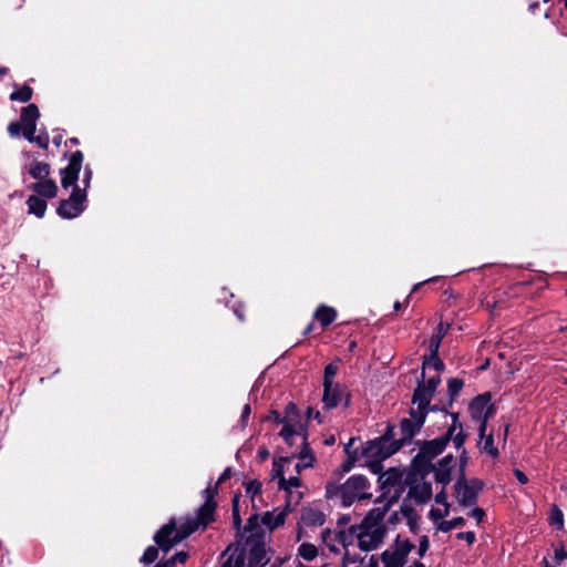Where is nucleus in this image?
<instances>
[{"label":"nucleus","instance_id":"nucleus-1","mask_svg":"<svg viewBox=\"0 0 567 567\" xmlns=\"http://www.w3.org/2000/svg\"><path fill=\"white\" fill-rule=\"evenodd\" d=\"M409 415L410 417H403L400 421L401 437L392 442L390 450L385 452V456H392L404 446L411 444L414 436L421 432L425 423V414L416 412L411 408Z\"/></svg>","mask_w":567,"mask_h":567},{"label":"nucleus","instance_id":"nucleus-2","mask_svg":"<svg viewBox=\"0 0 567 567\" xmlns=\"http://www.w3.org/2000/svg\"><path fill=\"white\" fill-rule=\"evenodd\" d=\"M369 487L370 482L364 475L357 474L350 476L342 484V506L350 507L357 498L359 501L370 499L372 494L364 492Z\"/></svg>","mask_w":567,"mask_h":567},{"label":"nucleus","instance_id":"nucleus-3","mask_svg":"<svg viewBox=\"0 0 567 567\" xmlns=\"http://www.w3.org/2000/svg\"><path fill=\"white\" fill-rule=\"evenodd\" d=\"M484 485V482L476 477L470 480L464 477L463 481L456 480L454 489L457 494V502L460 506L470 507L475 505Z\"/></svg>","mask_w":567,"mask_h":567},{"label":"nucleus","instance_id":"nucleus-4","mask_svg":"<svg viewBox=\"0 0 567 567\" xmlns=\"http://www.w3.org/2000/svg\"><path fill=\"white\" fill-rule=\"evenodd\" d=\"M86 200L85 189L75 187L72 189L69 198L61 199L56 207V214L63 219H73L79 217L85 209Z\"/></svg>","mask_w":567,"mask_h":567},{"label":"nucleus","instance_id":"nucleus-5","mask_svg":"<svg viewBox=\"0 0 567 567\" xmlns=\"http://www.w3.org/2000/svg\"><path fill=\"white\" fill-rule=\"evenodd\" d=\"M394 551L384 550L381 554L383 567H404L408 563L409 554L415 548L410 539L401 542L400 535L394 540Z\"/></svg>","mask_w":567,"mask_h":567},{"label":"nucleus","instance_id":"nucleus-6","mask_svg":"<svg viewBox=\"0 0 567 567\" xmlns=\"http://www.w3.org/2000/svg\"><path fill=\"white\" fill-rule=\"evenodd\" d=\"M64 157L69 159V164L66 167L60 169L61 186L64 189L80 187L78 181L84 159L83 153L81 151H75L71 154L64 153Z\"/></svg>","mask_w":567,"mask_h":567},{"label":"nucleus","instance_id":"nucleus-7","mask_svg":"<svg viewBox=\"0 0 567 567\" xmlns=\"http://www.w3.org/2000/svg\"><path fill=\"white\" fill-rule=\"evenodd\" d=\"M322 403L326 410L336 409L341 403L344 408H349L351 405V393L347 386L339 382L323 385Z\"/></svg>","mask_w":567,"mask_h":567},{"label":"nucleus","instance_id":"nucleus-8","mask_svg":"<svg viewBox=\"0 0 567 567\" xmlns=\"http://www.w3.org/2000/svg\"><path fill=\"white\" fill-rule=\"evenodd\" d=\"M245 545L249 546V566L248 567H265L268 564V559L266 558V548H265V532L257 530L256 533L250 534L246 540Z\"/></svg>","mask_w":567,"mask_h":567},{"label":"nucleus","instance_id":"nucleus-9","mask_svg":"<svg viewBox=\"0 0 567 567\" xmlns=\"http://www.w3.org/2000/svg\"><path fill=\"white\" fill-rule=\"evenodd\" d=\"M155 544L164 553H168L175 545L181 543L177 534V522L173 517L163 525L153 537Z\"/></svg>","mask_w":567,"mask_h":567},{"label":"nucleus","instance_id":"nucleus-10","mask_svg":"<svg viewBox=\"0 0 567 567\" xmlns=\"http://www.w3.org/2000/svg\"><path fill=\"white\" fill-rule=\"evenodd\" d=\"M436 392H434L432 389L427 388L425 384V372H421V378L417 380L416 386L412 394V404L416 405L414 411L425 414V409L429 406V404L432 402L434 395Z\"/></svg>","mask_w":567,"mask_h":567},{"label":"nucleus","instance_id":"nucleus-11","mask_svg":"<svg viewBox=\"0 0 567 567\" xmlns=\"http://www.w3.org/2000/svg\"><path fill=\"white\" fill-rule=\"evenodd\" d=\"M385 534V526H379L372 532H370V529H361V532L357 534L358 547L363 551L377 549L382 544Z\"/></svg>","mask_w":567,"mask_h":567},{"label":"nucleus","instance_id":"nucleus-12","mask_svg":"<svg viewBox=\"0 0 567 567\" xmlns=\"http://www.w3.org/2000/svg\"><path fill=\"white\" fill-rule=\"evenodd\" d=\"M389 450H390V447L386 450L385 449L383 450L382 447H378V449L371 447V451H370V446H367V445L362 449L361 455H363L368 458L365 465L369 467V470L373 474H378L379 476L381 474H383L382 462L390 457V456H385V452Z\"/></svg>","mask_w":567,"mask_h":567},{"label":"nucleus","instance_id":"nucleus-13","mask_svg":"<svg viewBox=\"0 0 567 567\" xmlns=\"http://www.w3.org/2000/svg\"><path fill=\"white\" fill-rule=\"evenodd\" d=\"M218 493V486L215 484V486H208L206 487L202 494L205 498L204 504L199 506L198 514L202 515L206 519H213L215 520V512L217 508V502L215 501V496Z\"/></svg>","mask_w":567,"mask_h":567},{"label":"nucleus","instance_id":"nucleus-14","mask_svg":"<svg viewBox=\"0 0 567 567\" xmlns=\"http://www.w3.org/2000/svg\"><path fill=\"white\" fill-rule=\"evenodd\" d=\"M214 520L204 518L198 514L197 511L195 517H187L186 520L177 528L178 539H181V542L184 540L193 533H195L199 527L205 529Z\"/></svg>","mask_w":567,"mask_h":567},{"label":"nucleus","instance_id":"nucleus-15","mask_svg":"<svg viewBox=\"0 0 567 567\" xmlns=\"http://www.w3.org/2000/svg\"><path fill=\"white\" fill-rule=\"evenodd\" d=\"M415 444L419 446V453L431 461L442 454L446 449V445L440 437L416 441Z\"/></svg>","mask_w":567,"mask_h":567},{"label":"nucleus","instance_id":"nucleus-16","mask_svg":"<svg viewBox=\"0 0 567 567\" xmlns=\"http://www.w3.org/2000/svg\"><path fill=\"white\" fill-rule=\"evenodd\" d=\"M28 188L34 192V195L45 199H53L58 196L59 187L54 179L47 178L38 181L28 186Z\"/></svg>","mask_w":567,"mask_h":567},{"label":"nucleus","instance_id":"nucleus-17","mask_svg":"<svg viewBox=\"0 0 567 567\" xmlns=\"http://www.w3.org/2000/svg\"><path fill=\"white\" fill-rule=\"evenodd\" d=\"M492 400L491 392H484L476 395L468 404V411L473 421L481 424L482 415H484L487 404Z\"/></svg>","mask_w":567,"mask_h":567},{"label":"nucleus","instance_id":"nucleus-18","mask_svg":"<svg viewBox=\"0 0 567 567\" xmlns=\"http://www.w3.org/2000/svg\"><path fill=\"white\" fill-rule=\"evenodd\" d=\"M403 472L400 467H390L386 472L379 476L380 489L389 491L391 487L399 485L402 481Z\"/></svg>","mask_w":567,"mask_h":567},{"label":"nucleus","instance_id":"nucleus-19","mask_svg":"<svg viewBox=\"0 0 567 567\" xmlns=\"http://www.w3.org/2000/svg\"><path fill=\"white\" fill-rule=\"evenodd\" d=\"M388 513V507H374L370 509L361 520V529H372L382 526L381 523Z\"/></svg>","mask_w":567,"mask_h":567},{"label":"nucleus","instance_id":"nucleus-20","mask_svg":"<svg viewBox=\"0 0 567 567\" xmlns=\"http://www.w3.org/2000/svg\"><path fill=\"white\" fill-rule=\"evenodd\" d=\"M410 468L416 473V475L424 480L432 471L435 470V465L431 460L425 458L423 455L417 453L411 461Z\"/></svg>","mask_w":567,"mask_h":567},{"label":"nucleus","instance_id":"nucleus-21","mask_svg":"<svg viewBox=\"0 0 567 567\" xmlns=\"http://www.w3.org/2000/svg\"><path fill=\"white\" fill-rule=\"evenodd\" d=\"M432 484L430 482H423L422 485L411 486L408 493L409 497L414 498L417 504H425L432 498Z\"/></svg>","mask_w":567,"mask_h":567},{"label":"nucleus","instance_id":"nucleus-22","mask_svg":"<svg viewBox=\"0 0 567 567\" xmlns=\"http://www.w3.org/2000/svg\"><path fill=\"white\" fill-rule=\"evenodd\" d=\"M29 175L37 182L50 178L51 165L45 162L33 161L27 167Z\"/></svg>","mask_w":567,"mask_h":567},{"label":"nucleus","instance_id":"nucleus-23","mask_svg":"<svg viewBox=\"0 0 567 567\" xmlns=\"http://www.w3.org/2000/svg\"><path fill=\"white\" fill-rule=\"evenodd\" d=\"M394 429H395V426L393 424L389 423L384 433L382 435H380L379 437H375L374 440L368 441L367 446H370V449L371 447H373V449L382 447L383 450L389 449V446L392 444V442L396 441L394 439Z\"/></svg>","mask_w":567,"mask_h":567},{"label":"nucleus","instance_id":"nucleus-24","mask_svg":"<svg viewBox=\"0 0 567 567\" xmlns=\"http://www.w3.org/2000/svg\"><path fill=\"white\" fill-rule=\"evenodd\" d=\"M313 318L320 322L323 329H326L336 320L337 310L332 307L320 305L316 309Z\"/></svg>","mask_w":567,"mask_h":567},{"label":"nucleus","instance_id":"nucleus-25","mask_svg":"<svg viewBox=\"0 0 567 567\" xmlns=\"http://www.w3.org/2000/svg\"><path fill=\"white\" fill-rule=\"evenodd\" d=\"M28 207V213L37 216L38 218H43L47 212V199L37 195H30L25 202Z\"/></svg>","mask_w":567,"mask_h":567},{"label":"nucleus","instance_id":"nucleus-26","mask_svg":"<svg viewBox=\"0 0 567 567\" xmlns=\"http://www.w3.org/2000/svg\"><path fill=\"white\" fill-rule=\"evenodd\" d=\"M40 117V111L37 104L30 103L22 107L20 114V122L22 125L37 124Z\"/></svg>","mask_w":567,"mask_h":567},{"label":"nucleus","instance_id":"nucleus-27","mask_svg":"<svg viewBox=\"0 0 567 567\" xmlns=\"http://www.w3.org/2000/svg\"><path fill=\"white\" fill-rule=\"evenodd\" d=\"M301 518L307 526H322L326 522L324 514L313 508L305 509Z\"/></svg>","mask_w":567,"mask_h":567},{"label":"nucleus","instance_id":"nucleus-28","mask_svg":"<svg viewBox=\"0 0 567 567\" xmlns=\"http://www.w3.org/2000/svg\"><path fill=\"white\" fill-rule=\"evenodd\" d=\"M280 424H282V429L279 433V435L287 440V436H295V435H301L303 437V432L307 431L306 425H302L297 422H290V421H282Z\"/></svg>","mask_w":567,"mask_h":567},{"label":"nucleus","instance_id":"nucleus-29","mask_svg":"<svg viewBox=\"0 0 567 567\" xmlns=\"http://www.w3.org/2000/svg\"><path fill=\"white\" fill-rule=\"evenodd\" d=\"M450 329V324H444L440 322L436 327V332L431 337L429 341V350L430 352H439L442 339L447 333Z\"/></svg>","mask_w":567,"mask_h":567},{"label":"nucleus","instance_id":"nucleus-30","mask_svg":"<svg viewBox=\"0 0 567 567\" xmlns=\"http://www.w3.org/2000/svg\"><path fill=\"white\" fill-rule=\"evenodd\" d=\"M464 386V381L458 378H451L447 380V405L453 406L454 401L460 395Z\"/></svg>","mask_w":567,"mask_h":567},{"label":"nucleus","instance_id":"nucleus-31","mask_svg":"<svg viewBox=\"0 0 567 567\" xmlns=\"http://www.w3.org/2000/svg\"><path fill=\"white\" fill-rule=\"evenodd\" d=\"M426 367H432L439 373L445 370V363L440 359L439 352H430V355L423 357L422 371L425 372Z\"/></svg>","mask_w":567,"mask_h":567},{"label":"nucleus","instance_id":"nucleus-32","mask_svg":"<svg viewBox=\"0 0 567 567\" xmlns=\"http://www.w3.org/2000/svg\"><path fill=\"white\" fill-rule=\"evenodd\" d=\"M288 461V457H280L279 460H275L272 463L271 478L278 480L279 487H284V484H286L284 463Z\"/></svg>","mask_w":567,"mask_h":567},{"label":"nucleus","instance_id":"nucleus-33","mask_svg":"<svg viewBox=\"0 0 567 567\" xmlns=\"http://www.w3.org/2000/svg\"><path fill=\"white\" fill-rule=\"evenodd\" d=\"M32 95H33L32 87L24 84L10 94V100L19 101L21 103H28L32 99Z\"/></svg>","mask_w":567,"mask_h":567},{"label":"nucleus","instance_id":"nucleus-34","mask_svg":"<svg viewBox=\"0 0 567 567\" xmlns=\"http://www.w3.org/2000/svg\"><path fill=\"white\" fill-rule=\"evenodd\" d=\"M293 495L286 494V503L284 508L277 514L275 517V526L274 527H280L285 524L287 515L292 511L291 504H292Z\"/></svg>","mask_w":567,"mask_h":567},{"label":"nucleus","instance_id":"nucleus-35","mask_svg":"<svg viewBox=\"0 0 567 567\" xmlns=\"http://www.w3.org/2000/svg\"><path fill=\"white\" fill-rule=\"evenodd\" d=\"M298 456L302 461L307 460V462H311V464H313L316 462V456L308 443V431L303 432V442L301 445V451Z\"/></svg>","mask_w":567,"mask_h":567},{"label":"nucleus","instance_id":"nucleus-36","mask_svg":"<svg viewBox=\"0 0 567 567\" xmlns=\"http://www.w3.org/2000/svg\"><path fill=\"white\" fill-rule=\"evenodd\" d=\"M298 554L307 561L313 560L318 555L317 547L311 543H302L298 548Z\"/></svg>","mask_w":567,"mask_h":567},{"label":"nucleus","instance_id":"nucleus-37","mask_svg":"<svg viewBox=\"0 0 567 567\" xmlns=\"http://www.w3.org/2000/svg\"><path fill=\"white\" fill-rule=\"evenodd\" d=\"M465 523H466L465 518L462 516H458V517L452 518L451 520L441 522L437 526V529L443 533H449L456 527H463L465 525Z\"/></svg>","mask_w":567,"mask_h":567},{"label":"nucleus","instance_id":"nucleus-38","mask_svg":"<svg viewBox=\"0 0 567 567\" xmlns=\"http://www.w3.org/2000/svg\"><path fill=\"white\" fill-rule=\"evenodd\" d=\"M549 525L556 526L558 529L564 528V514L557 505H551L548 518Z\"/></svg>","mask_w":567,"mask_h":567},{"label":"nucleus","instance_id":"nucleus-39","mask_svg":"<svg viewBox=\"0 0 567 567\" xmlns=\"http://www.w3.org/2000/svg\"><path fill=\"white\" fill-rule=\"evenodd\" d=\"M495 411H496L495 405L489 402L487 404V408L485 409L484 415H482V421H481V424L478 426V435H480V437H483L485 435L488 420L491 417H493V415L495 414Z\"/></svg>","mask_w":567,"mask_h":567},{"label":"nucleus","instance_id":"nucleus-40","mask_svg":"<svg viewBox=\"0 0 567 567\" xmlns=\"http://www.w3.org/2000/svg\"><path fill=\"white\" fill-rule=\"evenodd\" d=\"M284 421L300 423V413L298 406L293 402H289L285 408Z\"/></svg>","mask_w":567,"mask_h":567},{"label":"nucleus","instance_id":"nucleus-41","mask_svg":"<svg viewBox=\"0 0 567 567\" xmlns=\"http://www.w3.org/2000/svg\"><path fill=\"white\" fill-rule=\"evenodd\" d=\"M158 547L148 546L140 558V563L146 566L153 564L158 557Z\"/></svg>","mask_w":567,"mask_h":567},{"label":"nucleus","instance_id":"nucleus-42","mask_svg":"<svg viewBox=\"0 0 567 567\" xmlns=\"http://www.w3.org/2000/svg\"><path fill=\"white\" fill-rule=\"evenodd\" d=\"M246 494L254 501V498L261 493L262 484L258 480H251L244 483Z\"/></svg>","mask_w":567,"mask_h":567},{"label":"nucleus","instance_id":"nucleus-43","mask_svg":"<svg viewBox=\"0 0 567 567\" xmlns=\"http://www.w3.org/2000/svg\"><path fill=\"white\" fill-rule=\"evenodd\" d=\"M434 472L435 482L442 484L445 487L452 481V472L449 468H436Z\"/></svg>","mask_w":567,"mask_h":567},{"label":"nucleus","instance_id":"nucleus-44","mask_svg":"<svg viewBox=\"0 0 567 567\" xmlns=\"http://www.w3.org/2000/svg\"><path fill=\"white\" fill-rule=\"evenodd\" d=\"M337 373H338V365L336 363L331 362V363L327 364L324 367L322 385H328V384L334 383L333 379L337 375Z\"/></svg>","mask_w":567,"mask_h":567},{"label":"nucleus","instance_id":"nucleus-45","mask_svg":"<svg viewBox=\"0 0 567 567\" xmlns=\"http://www.w3.org/2000/svg\"><path fill=\"white\" fill-rule=\"evenodd\" d=\"M484 445L483 450L492 457H497L499 455L498 449L494 446V436L493 434L484 435Z\"/></svg>","mask_w":567,"mask_h":567},{"label":"nucleus","instance_id":"nucleus-46","mask_svg":"<svg viewBox=\"0 0 567 567\" xmlns=\"http://www.w3.org/2000/svg\"><path fill=\"white\" fill-rule=\"evenodd\" d=\"M468 463V455L465 449L462 450L458 456V476L457 480L463 481L466 477V465Z\"/></svg>","mask_w":567,"mask_h":567},{"label":"nucleus","instance_id":"nucleus-47","mask_svg":"<svg viewBox=\"0 0 567 567\" xmlns=\"http://www.w3.org/2000/svg\"><path fill=\"white\" fill-rule=\"evenodd\" d=\"M233 526L236 529V543L240 544L244 539V532L241 530V517L240 512L231 513Z\"/></svg>","mask_w":567,"mask_h":567},{"label":"nucleus","instance_id":"nucleus-48","mask_svg":"<svg viewBox=\"0 0 567 567\" xmlns=\"http://www.w3.org/2000/svg\"><path fill=\"white\" fill-rule=\"evenodd\" d=\"M257 530H261L259 528V515L252 514L248 517L243 532L252 534L256 533Z\"/></svg>","mask_w":567,"mask_h":567},{"label":"nucleus","instance_id":"nucleus-49","mask_svg":"<svg viewBox=\"0 0 567 567\" xmlns=\"http://www.w3.org/2000/svg\"><path fill=\"white\" fill-rule=\"evenodd\" d=\"M467 437H468V434L464 431V427H461V431H457V433L455 434V436L452 440L454 447L457 451L462 452Z\"/></svg>","mask_w":567,"mask_h":567},{"label":"nucleus","instance_id":"nucleus-50","mask_svg":"<svg viewBox=\"0 0 567 567\" xmlns=\"http://www.w3.org/2000/svg\"><path fill=\"white\" fill-rule=\"evenodd\" d=\"M451 406L447 405V401L446 402H443L442 400L439 401L437 403L435 404H432L430 403L429 406L425 409V419L427 417V414L430 412H442V413H445L447 414L449 413V409Z\"/></svg>","mask_w":567,"mask_h":567},{"label":"nucleus","instance_id":"nucleus-51","mask_svg":"<svg viewBox=\"0 0 567 567\" xmlns=\"http://www.w3.org/2000/svg\"><path fill=\"white\" fill-rule=\"evenodd\" d=\"M236 550L238 551L236 557L233 558V567H245L246 560V547L237 544Z\"/></svg>","mask_w":567,"mask_h":567},{"label":"nucleus","instance_id":"nucleus-52","mask_svg":"<svg viewBox=\"0 0 567 567\" xmlns=\"http://www.w3.org/2000/svg\"><path fill=\"white\" fill-rule=\"evenodd\" d=\"M189 555L187 551H177L175 555H173L171 558L164 560L165 564H167L168 567H174L176 563L185 564L188 559Z\"/></svg>","mask_w":567,"mask_h":567},{"label":"nucleus","instance_id":"nucleus-53","mask_svg":"<svg viewBox=\"0 0 567 567\" xmlns=\"http://www.w3.org/2000/svg\"><path fill=\"white\" fill-rule=\"evenodd\" d=\"M302 485V481L298 476H291L290 478H286V484H284V487H279V489H282L286 492V494L293 495L291 487H300Z\"/></svg>","mask_w":567,"mask_h":567},{"label":"nucleus","instance_id":"nucleus-54","mask_svg":"<svg viewBox=\"0 0 567 567\" xmlns=\"http://www.w3.org/2000/svg\"><path fill=\"white\" fill-rule=\"evenodd\" d=\"M338 494H340V496L342 497V484L328 482L326 485V497L332 498Z\"/></svg>","mask_w":567,"mask_h":567},{"label":"nucleus","instance_id":"nucleus-55","mask_svg":"<svg viewBox=\"0 0 567 567\" xmlns=\"http://www.w3.org/2000/svg\"><path fill=\"white\" fill-rule=\"evenodd\" d=\"M35 131H37V124H29V125H22L21 133L28 142L33 143V140L35 137Z\"/></svg>","mask_w":567,"mask_h":567},{"label":"nucleus","instance_id":"nucleus-56","mask_svg":"<svg viewBox=\"0 0 567 567\" xmlns=\"http://www.w3.org/2000/svg\"><path fill=\"white\" fill-rule=\"evenodd\" d=\"M455 461V457L453 454H447L441 460L437 461V467L436 468H449L450 472L453 470V463Z\"/></svg>","mask_w":567,"mask_h":567},{"label":"nucleus","instance_id":"nucleus-57","mask_svg":"<svg viewBox=\"0 0 567 567\" xmlns=\"http://www.w3.org/2000/svg\"><path fill=\"white\" fill-rule=\"evenodd\" d=\"M458 431V427H456V425H450L446 430V432L444 434H442L441 436H439L443 443L447 446L449 443L453 440V437L455 436V434L457 433Z\"/></svg>","mask_w":567,"mask_h":567},{"label":"nucleus","instance_id":"nucleus-58","mask_svg":"<svg viewBox=\"0 0 567 567\" xmlns=\"http://www.w3.org/2000/svg\"><path fill=\"white\" fill-rule=\"evenodd\" d=\"M261 523L268 527L270 532L275 530L277 527L275 525V517L272 512H265L261 516Z\"/></svg>","mask_w":567,"mask_h":567},{"label":"nucleus","instance_id":"nucleus-59","mask_svg":"<svg viewBox=\"0 0 567 567\" xmlns=\"http://www.w3.org/2000/svg\"><path fill=\"white\" fill-rule=\"evenodd\" d=\"M22 124L21 122L13 121L8 125V133L11 137H19L21 135Z\"/></svg>","mask_w":567,"mask_h":567},{"label":"nucleus","instance_id":"nucleus-60","mask_svg":"<svg viewBox=\"0 0 567 567\" xmlns=\"http://www.w3.org/2000/svg\"><path fill=\"white\" fill-rule=\"evenodd\" d=\"M400 512L406 519L419 516L416 511L412 506L408 505L405 502H403V504L401 505Z\"/></svg>","mask_w":567,"mask_h":567},{"label":"nucleus","instance_id":"nucleus-61","mask_svg":"<svg viewBox=\"0 0 567 567\" xmlns=\"http://www.w3.org/2000/svg\"><path fill=\"white\" fill-rule=\"evenodd\" d=\"M33 143H37L39 147L47 150L49 147V134L47 132H41L34 137Z\"/></svg>","mask_w":567,"mask_h":567},{"label":"nucleus","instance_id":"nucleus-62","mask_svg":"<svg viewBox=\"0 0 567 567\" xmlns=\"http://www.w3.org/2000/svg\"><path fill=\"white\" fill-rule=\"evenodd\" d=\"M430 547V540L426 535L421 536L419 542L417 555L423 557Z\"/></svg>","mask_w":567,"mask_h":567},{"label":"nucleus","instance_id":"nucleus-63","mask_svg":"<svg viewBox=\"0 0 567 567\" xmlns=\"http://www.w3.org/2000/svg\"><path fill=\"white\" fill-rule=\"evenodd\" d=\"M363 560H364V557H361L360 555H350L348 551H346V554L343 555V558H342L344 567L348 564H355V563L362 564Z\"/></svg>","mask_w":567,"mask_h":567},{"label":"nucleus","instance_id":"nucleus-64","mask_svg":"<svg viewBox=\"0 0 567 567\" xmlns=\"http://www.w3.org/2000/svg\"><path fill=\"white\" fill-rule=\"evenodd\" d=\"M457 539H464L468 545L474 544L476 535L474 532H460L456 534Z\"/></svg>","mask_w":567,"mask_h":567}]
</instances>
